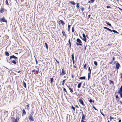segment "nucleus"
I'll return each instance as SVG.
<instances>
[{"label": "nucleus", "mask_w": 122, "mask_h": 122, "mask_svg": "<svg viewBox=\"0 0 122 122\" xmlns=\"http://www.w3.org/2000/svg\"><path fill=\"white\" fill-rule=\"evenodd\" d=\"M34 113V112L33 111L28 116V119L30 122L33 121L34 120L33 116Z\"/></svg>", "instance_id": "f257e3e1"}, {"label": "nucleus", "mask_w": 122, "mask_h": 122, "mask_svg": "<svg viewBox=\"0 0 122 122\" xmlns=\"http://www.w3.org/2000/svg\"><path fill=\"white\" fill-rule=\"evenodd\" d=\"M103 28L105 29H106L112 32H113L114 33H115L117 34H119V32L114 30H111L109 28L105 26L103 27Z\"/></svg>", "instance_id": "f03ea898"}, {"label": "nucleus", "mask_w": 122, "mask_h": 122, "mask_svg": "<svg viewBox=\"0 0 122 122\" xmlns=\"http://www.w3.org/2000/svg\"><path fill=\"white\" fill-rule=\"evenodd\" d=\"M76 41L77 42L76 43V45L77 46H82L81 43H82L81 41L79 38H77L76 39Z\"/></svg>", "instance_id": "7ed1b4c3"}, {"label": "nucleus", "mask_w": 122, "mask_h": 122, "mask_svg": "<svg viewBox=\"0 0 122 122\" xmlns=\"http://www.w3.org/2000/svg\"><path fill=\"white\" fill-rule=\"evenodd\" d=\"M12 58L14 59H18L14 55H12L10 56V58L9 60L8 61H7V62L9 63H10L9 61H11V59Z\"/></svg>", "instance_id": "20e7f679"}, {"label": "nucleus", "mask_w": 122, "mask_h": 122, "mask_svg": "<svg viewBox=\"0 0 122 122\" xmlns=\"http://www.w3.org/2000/svg\"><path fill=\"white\" fill-rule=\"evenodd\" d=\"M82 36L83 37L82 38V40L84 41L85 42H86V38L85 34L83 33L82 34Z\"/></svg>", "instance_id": "39448f33"}, {"label": "nucleus", "mask_w": 122, "mask_h": 122, "mask_svg": "<svg viewBox=\"0 0 122 122\" xmlns=\"http://www.w3.org/2000/svg\"><path fill=\"white\" fill-rule=\"evenodd\" d=\"M66 73L65 72V71L64 70V69L63 68L61 72H60V76H63L65 74H66Z\"/></svg>", "instance_id": "423d86ee"}, {"label": "nucleus", "mask_w": 122, "mask_h": 122, "mask_svg": "<svg viewBox=\"0 0 122 122\" xmlns=\"http://www.w3.org/2000/svg\"><path fill=\"white\" fill-rule=\"evenodd\" d=\"M0 21L3 22H7V21L5 18L4 17H3L2 18H0Z\"/></svg>", "instance_id": "0eeeda50"}, {"label": "nucleus", "mask_w": 122, "mask_h": 122, "mask_svg": "<svg viewBox=\"0 0 122 122\" xmlns=\"http://www.w3.org/2000/svg\"><path fill=\"white\" fill-rule=\"evenodd\" d=\"M60 23L63 26H64L65 24L64 21L62 20H61L59 21V24L60 25Z\"/></svg>", "instance_id": "6e6552de"}, {"label": "nucleus", "mask_w": 122, "mask_h": 122, "mask_svg": "<svg viewBox=\"0 0 122 122\" xmlns=\"http://www.w3.org/2000/svg\"><path fill=\"white\" fill-rule=\"evenodd\" d=\"M120 66V64L118 62H117V63H116V69H119Z\"/></svg>", "instance_id": "1a4fd4ad"}, {"label": "nucleus", "mask_w": 122, "mask_h": 122, "mask_svg": "<svg viewBox=\"0 0 122 122\" xmlns=\"http://www.w3.org/2000/svg\"><path fill=\"white\" fill-rule=\"evenodd\" d=\"M118 93L120 95V96L121 97H122V91L120 88V89L118 90Z\"/></svg>", "instance_id": "9d476101"}, {"label": "nucleus", "mask_w": 122, "mask_h": 122, "mask_svg": "<svg viewBox=\"0 0 122 122\" xmlns=\"http://www.w3.org/2000/svg\"><path fill=\"white\" fill-rule=\"evenodd\" d=\"M79 102L83 106H85V104H84L82 100H79Z\"/></svg>", "instance_id": "9b49d317"}, {"label": "nucleus", "mask_w": 122, "mask_h": 122, "mask_svg": "<svg viewBox=\"0 0 122 122\" xmlns=\"http://www.w3.org/2000/svg\"><path fill=\"white\" fill-rule=\"evenodd\" d=\"M82 117L81 118V120L84 119L86 117V115L82 113Z\"/></svg>", "instance_id": "f8f14e48"}, {"label": "nucleus", "mask_w": 122, "mask_h": 122, "mask_svg": "<svg viewBox=\"0 0 122 122\" xmlns=\"http://www.w3.org/2000/svg\"><path fill=\"white\" fill-rule=\"evenodd\" d=\"M11 119L12 122H17L15 119L13 117H11Z\"/></svg>", "instance_id": "ddd939ff"}, {"label": "nucleus", "mask_w": 122, "mask_h": 122, "mask_svg": "<svg viewBox=\"0 0 122 122\" xmlns=\"http://www.w3.org/2000/svg\"><path fill=\"white\" fill-rule=\"evenodd\" d=\"M22 116H23L25 115L26 114V112L24 109H23L22 110Z\"/></svg>", "instance_id": "4468645a"}, {"label": "nucleus", "mask_w": 122, "mask_h": 122, "mask_svg": "<svg viewBox=\"0 0 122 122\" xmlns=\"http://www.w3.org/2000/svg\"><path fill=\"white\" fill-rule=\"evenodd\" d=\"M68 88L69 89V90L71 92V93H72V92H73V89L72 88H71V87H68Z\"/></svg>", "instance_id": "2eb2a0df"}, {"label": "nucleus", "mask_w": 122, "mask_h": 122, "mask_svg": "<svg viewBox=\"0 0 122 122\" xmlns=\"http://www.w3.org/2000/svg\"><path fill=\"white\" fill-rule=\"evenodd\" d=\"M5 54L6 56H9L10 54L9 52L8 51H6L5 52Z\"/></svg>", "instance_id": "dca6fc26"}, {"label": "nucleus", "mask_w": 122, "mask_h": 122, "mask_svg": "<svg viewBox=\"0 0 122 122\" xmlns=\"http://www.w3.org/2000/svg\"><path fill=\"white\" fill-rule=\"evenodd\" d=\"M69 3L73 5H76V3L73 1H69Z\"/></svg>", "instance_id": "f3484780"}, {"label": "nucleus", "mask_w": 122, "mask_h": 122, "mask_svg": "<svg viewBox=\"0 0 122 122\" xmlns=\"http://www.w3.org/2000/svg\"><path fill=\"white\" fill-rule=\"evenodd\" d=\"M79 79H80L82 80L83 79H86V76H82L80 77L79 78Z\"/></svg>", "instance_id": "a211bd4d"}, {"label": "nucleus", "mask_w": 122, "mask_h": 122, "mask_svg": "<svg viewBox=\"0 0 122 122\" xmlns=\"http://www.w3.org/2000/svg\"><path fill=\"white\" fill-rule=\"evenodd\" d=\"M81 84H82V82H81L79 83L78 84V86H77V87L78 88H80L81 87Z\"/></svg>", "instance_id": "6ab92c4d"}, {"label": "nucleus", "mask_w": 122, "mask_h": 122, "mask_svg": "<svg viewBox=\"0 0 122 122\" xmlns=\"http://www.w3.org/2000/svg\"><path fill=\"white\" fill-rule=\"evenodd\" d=\"M105 22L106 23V24L107 25H109L110 26H111L112 27V26L111 25L110 23L109 22L107 21H106Z\"/></svg>", "instance_id": "aec40b11"}, {"label": "nucleus", "mask_w": 122, "mask_h": 122, "mask_svg": "<svg viewBox=\"0 0 122 122\" xmlns=\"http://www.w3.org/2000/svg\"><path fill=\"white\" fill-rule=\"evenodd\" d=\"M110 81V84H113V85H114V82L113 81L110 80L109 81Z\"/></svg>", "instance_id": "412c9836"}, {"label": "nucleus", "mask_w": 122, "mask_h": 122, "mask_svg": "<svg viewBox=\"0 0 122 122\" xmlns=\"http://www.w3.org/2000/svg\"><path fill=\"white\" fill-rule=\"evenodd\" d=\"M12 62L15 65H16V61L15 60H14L12 61Z\"/></svg>", "instance_id": "4be33fe9"}, {"label": "nucleus", "mask_w": 122, "mask_h": 122, "mask_svg": "<svg viewBox=\"0 0 122 122\" xmlns=\"http://www.w3.org/2000/svg\"><path fill=\"white\" fill-rule=\"evenodd\" d=\"M88 69L89 71V72L88 73H89L90 74H91V69L89 67H88Z\"/></svg>", "instance_id": "5701e85b"}, {"label": "nucleus", "mask_w": 122, "mask_h": 122, "mask_svg": "<svg viewBox=\"0 0 122 122\" xmlns=\"http://www.w3.org/2000/svg\"><path fill=\"white\" fill-rule=\"evenodd\" d=\"M0 13H1L4 11V9L3 8H1L0 10Z\"/></svg>", "instance_id": "b1692460"}, {"label": "nucleus", "mask_w": 122, "mask_h": 122, "mask_svg": "<svg viewBox=\"0 0 122 122\" xmlns=\"http://www.w3.org/2000/svg\"><path fill=\"white\" fill-rule=\"evenodd\" d=\"M117 102L119 104H122V102L121 101H120L119 100H118L117 101Z\"/></svg>", "instance_id": "393cba45"}, {"label": "nucleus", "mask_w": 122, "mask_h": 122, "mask_svg": "<svg viewBox=\"0 0 122 122\" xmlns=\"http://www.w3.org/2000/svg\"><path fill=\"white\" fill-rule=\"evenodd\" d=\"M23 84L24 85V86L25 88H26V83L24 81H23Z\"/></svg>", "instance_id": "a878e982"}, {"label": "nucleus", "mask_w": 122, "mask_h": 122, "mask_svg": "<svg viewBox=\"0 0 122 122\" xmlns=\"http://www.w3.org/2000/svg\"><path fill=\"white\" fill-rule=\"evenodd\" d=\"M83 68L84 69H85L86 70L87 69V68H86V64H85Z\"/></svg>", "instance_id": "bb28decb"}, {"label": "nucleus", "mask_w": 122, "mask_h": 122, "mask_svg": "<svg viewBox=\"0 0 122 122\" xmlns=\"http://www.w3.org/2000/svg\"><path fill=\"white\" fill-rule=\"evenodd\" d=\"M63 88V90L64 91H65L66 93H67V91L66 89L64 87H62Z\"/></svg>", "instance_id": "cd10ccee"}, {"label": "nucleus", "mask_w": 122, "mask_h": 122, "mask_svg": "<svg viewBox=\"0 0 122 122\" xmlns=\"http://www.w3.org/2000/svg\"><path fill=\"white\" fill-rule=\"evenodd\" d=\"M74 53H73L71 55V58L72 59V60H74Z\"/></svg>", "instance_id": "c85d7f7f"}, {"label": "nucleus", "mask_w": 122, "mask_h": 122, "mask_svg": "<svg viewBox=\"0 0 122 122\" xmlns=\"http://www.w3.org/2000/svg\"><path fill=\"white\" fill-rule=\"evenodd\" d=\"M45 46H46V49H48V45L45 42Z\"/></svg>", "instance_id": "c756f323"}, {"label": "nucleus", "mask_w": 122, "mask_h": 122, "mask_svg": "<svg viewBox=\"0 0 122 122\" xmlns=\"http://www.w3.org/2000/svg\"><path fill=\"white\" fill-rule=\"evenodd\" d=\"M27 105H26V107H27V109L28 110H29L30 109V108H29V105L28 103H27Z\"/></svg>", "instance_id": "7c9ffc66"}, {"label": "nucleus", "mask_w": 122, "mask_h": 122, "mask_svg": "<svg viewBox=\"0 0 122 122\" xmlns=\"http://www.w3.org/2000/svg\"><path fill=\"white\" fill-rule=\"evenodd\" d=\"M62 33L63 34V35L64 36H66V33L64 31H62Z\"/></svg>", "instance_id": "2f4dec72"}, {"label": "nucleus", "mask_w": 122, "mask_h": 122, "mask_svg": "<svg viewBox=\"0 0 122 122\" xmlns=\"http://www.w3.org/2000/svg\"><path fill=\"white\" fill-rule=\"evenodd\" d=\"M94 64L96 66H97V64L96 61H94Z\"/></svg>", "instance_id": "473e14b6"}, {"label": "nucleus", "mask_w": 122, "mask_h": 122, "mask_svg": "<svg viewBox=\"0 0 122 122\" xmlns=\"http://www.w3.org/2000/svg\"><path fill=\"white\" fill-rule=\"evenodd\" d=\"M66 79H65L64 80H63L62 81V85L63 86H64V83H65V81L66 80Z\"/></svg>", "instance_id": "72a5a7b5"}, {"label": "nucleus", "mask_w": 122, "mask_h": 122, "mask_svg": "<svg viewBox=\"0 0 122 122\" xmlns=\"http://www.w3.org/2000/svg\"><path fill=\"white\" fill-rule=\"evenodd\" d=\"M71 26V25H68V31L70 30V27Z\"/></svg>", "instance_id": "f704fd0d"}, {"label": "nucleus", "mask_w": 122, "mask_h": 122, "mask_svg": "<svg viewBox=\"0 0 122 122\" xmlns=\"http://www.w3.org/2000/svg\"><path fill=\"white\" fill-rule=\"evenodd\" d=\"M90 74L89 73H88V80H89V79L90 78V74Z\"/></svg>", "instance_id": "c9c22d12"}, {"label": "nucleus", "mask_w": 122, "mask_h": 122, "mask_svg": "<svg viewBox=\"0 0 122 122\" xmlns=\"http://www.w3.org/2000/svg\"><path fill=\"white\" fill-rule=\"evenodd\" d=\"M76 7H77V8H78L79 7V4L78 3H77L76 4Z\"/></svg>", "instance_id": "e433bc0d"}, {"label": "nucleus", "mask_w": 122, "mask_h": 122, "mask_svg": "<svg viewBox=\"0 0 122 122\" xmlns=\"http://www.w3.org/2000/svg\"><path fill=\"white\" fill-rule=\"evenodd\" d=\"M74 27L73 26L72 28V32H74Z\"/></svg>", "instance_id": "4c0bfd02"}, {"label": "nucleus", "mask_w": 122, "mask_h": 122, "mask_svg": "<svg viewBox=\"0 0 122 122\" xmlns=\"http://www.w3.org/2000/svg\"><path fill=\"white\" fill-rule=\"evenodd\" d=\"M50 80L51 81V83H52L53 82V78H50Z\"/></svg>", "instance_id": "58836bf2"}, {"label": "nucleus", "mask_w": 122, "mask_h": 122, "mask_svg": "<svg viewBox=\"0 0 122 122\" xmlns=\"http://www.w3.org/2000/svg\"><path fill=\"white\" fill-rule=\"evenodd\" d=\"M6 4L8 5H9L8 3V0H6Z\"/></svg>", "instance_id": "ea45409f"}, {"label": "nucleus", "mask_w": 122, "mask_h": 122, "mask_svg": "<svg viewBox=\"0 0 122 122\" xmlns=\"http://www.w3.org/2000/svg\"><path fill=\"white\" fill-rule=\"evenodd\" d=\"M19 117H17L16 119H15L16 121L17 122H18L19 120Z\"/></svg>", "instance_id": "a19ab883"}, {"label": "nucleus", "mask_w": 122, "mask_h": 122, "mask_svg": "<svg viewBox=\"0 0 122 122\" xmlns=\"http://www.w3.org/2000/svg\"><path fill=\"white\" fill-rule=\"evenodd\" d=\"M71 107L72 109L74 111H75V108L74 107H73V106H71Z\"/></svg>", "instance_id": "79ce46f5"}, {"label": "nucleus", "mask_w": 122, "mask_h": 122, "mask_svg": "<svg viewBox=\"0 0 122 122\" xmlns=\"http://www.w3.org/2000/svg\"><path fill=\"white\" fill-rule=\"evenodd\" d=\"M92 107H93V108L95 109V110L97 111V110L96 109V107H95L93 105Z\"/></svg>", "instance_id": "37998d69"}, {"label": "nucleus", "mask_w": 122, "mask_h": 122, "mask_svg": "<svg viewBox=\"0 0 122 122\" xmlns=\"http://www.w3.org/2000/svg\"><path fill=\"white\" fill-rule=\"evenodd\" d=\"M81 9L82 10V12H83L84 10V8H83V7L81 6Z\"/></svg>", "instance_id": "c03bdc74"}, {"label": "nucleus", "mask_w": 122, "mask_h": 122, "mask_svg": "<svg viewBox=\"0 0 122 122\" xmlns=\"http://www.w3.org/2000/svg\"><path fill=\"white\" fill-rule=\"evenodd\" d=\"M114 118L113 117H112L111 116H110V121H111Z\"/></svg>", "instance_id": "a18cd8bd"}, {"label": "nucleus", "mask_w": 122, "mask_h": 122, "mask_svg": "<svg viewBox=\"0 0 122 122\" xmlns=\"http://www.w3.org/2000/svg\"><path fill=\"white\" fill-rule=\"evenodd\" d=\"M35 61L36 62V64H37L38 63V61L37 60H36V58L35 57Z\"/></svg>", "instance_id": "49530a36"}, {"label": "nucleus", "mask_w": 122, "mask_h": 122, "mask_svg": "<svg viewBox=\"0 0 122 122\" xmlns=\"http://www.w3.org/2000/svg\"><path fill=\"white\" fill-rule=\"evenodd\" d=\"M71 43L69 44V49H71Z\"/></svg>", "instance_id": "de8ad7c7"}, {"label": "nucleus", "mask_w": 122, "mask_h": 122, "mask_svg": "<svg viewBox=\"0 0 122 122\" xmlns=\"http://www.w3.org/2000/svg\"><path fill=\"white\" fill-rule=\"evenodd\" d=\"M106 7L107 8H111V6H106Z\"/></svg>", "instance_id": "09e8293b"}, {"label": "nucleus", "mask_w": 122, "mask_h": 122, "mask_svg": "<svg viewBox=\"0 0 122 122\" xmlns=\"http://www.w3.org/2000/svg\"><path fill=\"white\" fill-rule=\"evenodd\" d=\"M68 42L69 43V44L71 43V42H70V39H69L68 40Z\"/></svg>", "instance_id": "8fccbe9b"}, {"label": "nucleus", "mask_w": 122, "mask_h": 122, "mask_svg": "<svg viewBox=\"0 0 122 122\" xmlns=\"http://www.w3.org/2000/svg\"><path fill=\"white\" fill-rule=\"evenodd\" d=\"M55 60L56 61V62L58 64H59V62L57 60H56V59H55Z\"/></svg>", "instance_id": "3c124183"}, {"label": "nucleus", "mask_w": 122, "mask_h": 122, "mask_svg": "<svg viewBox=\"0 0 122 122\" xmlns=\"http://www.w3.org/2000/svg\"><path fill=\"white\" fill-rule=\"evenodd\" d=\"M112 44H108L107 45V46H112Z\"/></svg>", "instance_id": "603ef678"}, {"label": "nucleus", "mask_w": 122, "mask_h": 122, "mask_svg": "<svg viewBox=\"0 0 122 122\" xmlns=\"http://www.w3.org/2000/svg\"><path fill=\"white\" fill-rule=\"evenodd\" d=\"M38 71H39V69H38V70H36V71L35 72H36V74H38Z\"/></svg>", "instance_id": "864d4df0"}, {"label": "nucleus", "mask_w": 122, "mask_h": 122, "mask_svg": "<svg viewBox=\"0 0 122 122\" xmlns=\"http://www.w3.org/2000/svg\"><path fill=\"white\" fill-rule=\"evenodd\" d=\"M115 59V57L113 56L112 58V61H113Z\"/></svg>", "instance_id": "5fc2aeb1"}, {"label": "nucleus", "mask_w": 122, "mask_h": 122, "mask_svg": "<svg viewBox=\"0 0 122 122\" xmlns=\"http://www.w3.org/2000/svg\"><path fill=\"white\" fill-rule=\"evenodd\" d=\"M118 8L120 10L122 11V9L121 8H120L119 7H118Z\"/></svg>", "instance_id": "6e6d98bb"}, {"label": "nucleus", "mask_w": 122, "mask_h": 122, "mask_svg": "<svg viewBox=\"0 0 122 122\" xmlns=\"http://www.w3.org/2000/svg\"><path fill=\"white\" fill-rule=\"evenodd\" d=\"M88 3H92V2H91V0L90 1H89L88 2Z\"/></svg>", "instance_id": "4d7b16f0"}, {"label": "nucleus", "mask_w": 122, "mask_h": 122, "mask_svg": "<svg viewBox=\"0 0 122 122\" xmlns=\"http://www.w3.org/2000/svg\"><path fill=\"white\" fill-rule=\"evenodd\" d=\"M116 99L118 98V95H116Z\"/></svg>", "instance_id": "13d9d810"}, {"label": "nucleus", "mask_w": 122, "mask_h": 122, "mask_svg": "<svg viewBox=\"0 0 122 122\" xmlns=\"http://www.w3.org/2000/svg\"><path fill=\"white\" fill-rule=\"evenodd\" d=\"M71 77L72 78H74V76L72 73L71 74Z\"/></svg>", "instance_id": "bf43d9fd"}, {"label": "nucleus", "mask_w": 122, "mask_h": 122, "mask_svg": "<svg viewBox=\"0 0 122 122\" xmlns=\"http://www.w3.org/2000/svg\"><path fill=\"white\" fill-rule=\"evenodd\" d=\"M81 122H86L85 121H84V120H81Z\"/></svg>", "instance_id": "052dcab7"}, {"label": "nucleus", "mask_w": 122, "mask_h": 122, "mask_svg": "<svg viewBox=\"0 0 122 122\" xmlns=\"http://www.w3.org/2000/svg\"><path fill=\"white\" fill-rule=\"evenodd\" d=\"M35 71V70L34 69L32 70V72L33 73Z\"/></svg>", "instance_id": "680f3d73"}, {"label": "nucleus", "mask_w": 122, "mask_h": 122, "mask_svg": "<svg viewBox=\"0 0 122 122\" xmlns=\"http://www.w3.org/2000/svg\"><path fill=\"white\" fill-rule=\"evenodd\" d=\"M92 100H89V102L90 103H92Z\"/></svg>", "instance_id": "e2e57ef3"}, {"label": "nucleus", "mask_w": 122, "mask_h": 122, "mask_svg": "<svg viewBox=\"0 0 122 122\" xmlns=\"http://www.w3.org/2000/svg\"><path fill=\"white\" fill-rule=\"evenodd\" d=\"M113 61H111L109 62V63L110 64H112V63Z\"/></svg>", "instance_id": "0e129e2a"}, {"label": "nucleus", "mask_w": 122, "mask_h": 122, "mask_svg": "<svg viewBox=\"0 0 122 122\" xmlns=\"http://www.w3.org/2000/svg\"><path fill=\"white\" fill-rule=\"evenodd\" d=\"M79 37L80 38H81L82 40V37L80 35H79Z\"/></svg>", "instance_id": "69168bd1"}, {"label": "nucleus", "mask_w": 122, "mask_h": 122, "mask_svg": "<svg viewBox=\"0 0 122 122\" xmlns=\"http://www.w3.org/2000/svg\"><path fill=\"white\" fill-rule=\"evenodd\" d=\"M121 77L120 78L122 79V73L121 74Z\"/></svg>", "instance_id": "338daca9"}, {"label": "nucleus", "mask_w": 122, "mask_h": 122, "mask_svg": "<svg viewBox=\"0 0 122 122\" xmlns=\"http://www.w3.org/2000/svg\"><path fill=\"white\" fill-rule=\"evenodd\" d=\"M119 119L118 122H121V120L119 119Z\"/></svg>", "instance_id": "774afa93"}]
</instances>
